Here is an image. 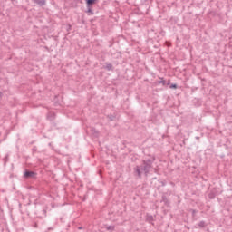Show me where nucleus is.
<instances>
[{"mask_svg": "<svg viewBox=\"0 0 232 232\" xmlns=\"http://www.w3.org/2000/svg\"><path fill=\"white\" fill-rule=\"evenodd\" d=\"M47 117H48V119H50V114H48V116H47Z\"/></svg>", "mask_w": 232, "mask_h": 232, "instance_id": "obj_15", "label": "nucleus"}, {"mask_svg": "<svg viewBox=\"0 0 232 232\" xmlns=\"http://www.w3.org/2000/svg\"><path fill=\"white\" fill-rule=\"evenodd\" d=\"M158 189L159 188H160L161 186H165L166 184L164 183V181H160V180H158Z\"/></svg>", "mask_w": 232, "mask_h": 232, "instance_id": "obj_6", "label": "nucleus"}, {"mask_svg": "<svg viewBox=\"0 0 232 232\" xmlns=\"http://www.w3.org/2000/svg\"><path fill=\"white\" fill-rule=\"evenodd\" d=\"M96 1L97 0H87L86 3H87L88 8H90L92 5H95Z\"/></svg>", "mask_w": 232, "mask_h": 232, "instance_id": "obj_5", "label": "nucleus"}, {"mask_svg": "<svg viewBox=\"0 0 232 232\" xmlns=\"http://www.w3.org/2000/svg\"><path fill=\"white\" fill-rule=\"evenodd\" d=\"M113 229H115V227H113V226L107 227L108 231H113Z\"/></svg>", "mask_w": 232, "mask_h": 232, "instance_id": "obj_8", "label": "nucleus"}, {"mask_svg": "<svg viewBox=\"0 0 232 232\" xmlns=\"http://www.w3.org/2000/svg\"><path fill=\"white\" fill-rule=\"evenodd\" d=\"M0 97H1V92H0Z\"/></svg>", "mask_w": 232, "mask_h": 232, "instance_id": "obj_16", "label": "nucleus"}, {"mask_svg": "<svg viewBox=\"0 0 232 232\" xmlns=\"http://www.w3.org/2000/svg\"><path fill=\"white\" fill-rule=\"evenodd\" d=\"M24 179H35V172L30 171V170H26L24 173Z\"/></svg>", "mask_w": 232, "mask_h": 232, "instance_id": "obj_2", "label": "nucleus"}, {"mask_svg": "<svg viewBox=\"0 0 232 232\" xmlns=\"http://www.w3.org/2000/svg\"><path fill=\"white\" fill-rule=\"evenodd\" d=\"M199 227H206V222L205 221H201L198 224Z\"/></svg>", "mask_w": 232, "mask_h": 232, "instance_id": "obj_7", "label": "nucleus"}, {"mask_svg": "<svg viewBox=\"0 0 232 232\" xmlns=\"http://www.w3.org/2000/svg\"><path fill=\"white\" fill-rule=\"evenodd\" d=\"M87 13L91 14L92 15H93V11L90 7L88 8Z\"/></svg>", "mask_w": 232, "mask_h": 232, "instance_id": "obj_9", "label": "nucleus"}, {"mask_svg": "<svg viewBox=\"0 0 232 232\" xmlns=\"http://www.w3.org/2000/svg\"><path fill=\"white\" fill-rule=\"evenodd\" d=\"M160 82H161L162 84H166L165 81H160Z\"/></svg>", "mask_w": 232, "mask_h": 232, "instance_id": "obj_13", "label": "nucleus"}, {"mask_svg": "<svg viewBox=\"0 0 232 232\" xmlns=\"http://www.w3.org/2000/svg\"><path fill=\"white\" fill-rule=\"evenodd\" d=\"M112 67H113V66L111 65V63H109V64H107V66H106L107 70H111Z\"/></svg>", "mask_w": 232, "mask_h": 232, "instance_id": "obj_10", "label": "nucleus"}, {"mask_svg": "<svg viewBox=\"0 0 232 232\" xmlns=\"http://www.w3.org/2000/svg\"><path fill=\"white\" fill-rule=\"evenodd\" d=\"M110 119H111V121H113L114 117H111Z\"/></svg>", "mask_w": 232, "mask_h": 232, "instance_id": "obj_14", "label": "nucleus"}, {"mask_svg": "<svg viewBox=\"0 0 232 232\" xmlns=\"http://www.w3.org/2000/svg\"><path fill=\"white\" fill-rule=\"evenodd\" d=\"M34 3L39 5V6H44V5H46V0H34Z\"/></svg>", "mask_w": 232, "mask_h": 232, "instance_id": "obj_3", "label": "nucleus"}, {"mask_svg": "<svg viewBox=\"0 0 232 232\" xmlns=\"http://www.w3.org/2000/svg\"><path fill=\"white\" fill-rule=\"evenodd\" d=\"M55 117V114H52V118H49L50 121H53V118Z\"/></svg>", "mask_w": 232, "mask_h": 232, "instance_id": "obj_12", "label": "nucleus"}, {"mask_svg": "<svg viewBox=\"0 0 232 232\" xmlns=\"http://www.w3.org/2000/svg\"><path fill=\"white\" fill-rule=\"evenodd\" d=\"M170 88H171V89H173V88H174V89H177V84H176V83H172V84L170 85Z\"/></svg>", "mask_w": 232, "mask_h": 232, "instance_id": "obj_11", "label": "nucleus"}, {"mask_svg": "<svg viewBox=\"0 0 232 232\" xmlns=\"http://www.w3.org/2000/svg\"><path fill=\"white\" fill-rule=\"evenodd\" d=\"M91 133L94 137H99V130H97L95 128H91Z\"/></svg>", "mask_w": 232, "mask_h": 232, "instance_id": "obj_4", "label": "nucleus"}, {"mask_svg": "<svg viewBox=\"0 0 232 232\" xmlns=\"http://www.w3.org/2000/svg\"><path fill=\"white\" fill-rule=\"evenodd\" d=\"M153 162H155V158L143 160L140 166L135 167L134 171L137 173L139 179L142 177V171H144L145 176L148 177V173H150Z\"/></svg>", "mask_w": 232, "mask_h": 232, "instance_id": "obj_1", "label": "nucleus"}]
</instances>
